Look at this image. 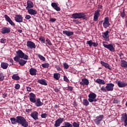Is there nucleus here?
Here are the masks:
<instances>
[{
  "mask_svg": "<svg viewBox=\"0 0 127 127\" xmlns=\"http://www.w3.org/2000/svg\"><path fill=\"white\" fill-rule=\"evenodd\" d=\"M38 83L41 84V85H45V86H46V85H47V83H46V80H45V79H39L38 80Z\"/></svg>",
  "mask_w": 127,
  "mask_h": 127,
  "instance_id": "obj_31",
  "label": "nucleus"
},
{
  "mask_svg": "<svg viewBox=\"0 0 127 127\" xmlns=\"http://www.w3.org/2000/svg\"><path fill=\"white\" fill-rule=\"evenodd\" d=\"M39 39L40 41L42 42V43H45V39L43 37H40Z\"/></svg>",
  "mask_w": 127,
  "mask_h": 127,
  "instance_id": "obj_43",
  "label": "nucleus"
},
{
  "mask_svg": "<svg viewBox=\"0 0 127 127\" xmlns=\"http://www.w3.org/2000/svg\"><path fill=\"white\" fill-rule=\"evenodd\" d=\"M13 59L15 61V62H18L19 64L21 66H24V65H25V64H26V63H27V61L20 59H19V57H15Z\"/></svg>",
  "mask_w": 127,
  "mask_h": 127,
  "instance_id": "obj_4",
  "label": "nucleus"
},
{
  "mask_svg": "<svg viewBox=\"0 0 127 127\" xmlns=\"http://www.w3.org/2000/svg\"><path fill=\"white\" fill-rule=\"evenodd\" d=\"M29 97L30 101V102H31V103H35L36 102V99H35V98H36V96H35V94H34V93H30Z\"/></svg>",
  "mask_w": 127,
  "mask_h": 127,
  "instance_id": "obj_13",
  "label": "nucleus"
},
{
  "mask_svg": "<svg viewBox=\"0 0 127 127\" xmlns=\"http://www.w3.org/2000/svg\"><path fill=\"white\" fill-rule=\"evenodd\" d=\"M109 33H110V32H109L108 30L105 32L102 33V37H103L105 41H110V36H109Z\"/></svg>",
  "mask_w": 127,
  "mask_h": 127,
  "instance_id": "obj_10",
  "label": "nucleus"
},
{
  "mask_svg": "<svg viewBox=\"0 0 127 127\" xmlns=\"http://www.w3.org/2000/svg\"><path fill=\"white\" fill-rule=\"evenodd\" d=\"M20 88V85H19V84H16L15 85V89H16V90H18V89H19Z\"/></svg>",
  "mask_w": 127,
  "mask_h": 127,
  "instance_id": "obj_47",
  "label": "nucleus"
},
{
  "mask_svg": "<svg viewBox=\"0 0 127 127\" xmlns=\"http://www.w3.org/2000/svg\"><path fill=\"white\" fill-rule=\"evenodd\" d=\"M4 80V75L2 73H0V82Z\"/></svg>",
  "mask_w": 127,
  "mask_h": 127,
  "instance_id": "obj_39",
  "label": "nucleus"
},
{
  "mask_svg": "<svg viewBox=\"0 0 127 127\" xmlns=\"http://www.w3.org/2000/svg\"><path fill=\"white\" fill-rule=\"evenodd\" d=\"M117 85L119 88H125V87H127V83L125 81H118Z\"/></svg>",
  "mask_w": 127,
  "mask_h": 127,
  "instance_id": "obj_16",
  "label": "nucleus"
},
{
  "mask_svg": "<svg viewBox=\"0 0 127 127\" xmlns=\"http://www.w3.org/2000/svg\"><path fill=\"white\" fill-rule=\"evenodd\" d=\"M10 62L11 63H12L13 62V60H12V59L10 60Z\"/></svg>",
  "mask_w": 127,
  "mask_h": 127,
  "instance_id": "obj_60",
  "label": "nucleus"
},
{
  "mask_svg": "<svg viewBox=\"0 0 127 127\" xmlns=\"http://www.w3.org/2000/svg\"><path fill=\"white\" fill-rule=\"evenodd\" d=\"M51 6L55 10H57V11H60V10H61V8H60V7L58 6V4H57L56 2H52Z\"/></svg>",
  "mask_w": 127,
  "mask_h": 127,
  "instance_id": "obj_21",
  "label": "nucleus"
},
{
  "mask_svg": "<svg viewBox=\"0 0 127 127\" xmlns=\"http://www.w3.org/2000/svg\"><path fill=\"white\" fill-rule=\"evenodd\" d=\"M126 106L127 107V101L126 103Z\"/></svg>",
  "mask_w": 127,
  "mask_h": 127,
  "instance_id": "obj_62",
  "label": "nucleus"
},
{
  "mask_svg": "<svg viewBox=\"0 0 127 127\" xmlns=\"http://www.w3.org/2000/svg\"><path fill=\"white\" fill-rule=\"evenodd\" d=\"M82 103L84 106L89 105V101H88V100L87 99H83Z\"/></svg>",
  "mask_w": 127,
  "mask_h": 127,
  "instance_id": "obj_37",
  "label": "nucleus"
},
{
  "mask_svg": "<svg viewBox=\"0 0 127 127\" xmlns=\"http://www.w3.org/2000/svg\"><path fill=\"white\" fill-rule=\"evenodd\" d=\"M72 18L74 19L84 18L86 15L84 13H75L71 15Z\"/></svg>",
  "mask_w": 127,
  "mask_h": 127,
  "instance_id": "obj_3",
  "label": "nucleus"
},
{
  "mask_svg": "<svg viewBox=\"0 0 127 127\" xmlns=\"http://www.w3.org/2000/svg\"><path fill=\"white\" fill-rule=\"evenodd\" d=\"M103 119H104V115H100L96 117L95 120H94V122L96 125H100V124H101V122L103 121Z\"/></svg>",
  "mask_w": 127,
  "mask_h": 127,
  "instance_id": "obj_7",
  "label": "nucleus"
},
{
  "mask_svg": "<svg viewBox=\"0 0 127 127\" xmlns=\"http://www.w3.org/2000/svg\"><path fill=\"white\" fill-rule=\"evenodd\" d=\"M4 18H5L6 20L8 21L9 24L12 25V26H14L15 25V24H14L12 20H11V19H10L9 16H8L7 15H4Z\"/></svg>",
  "mask_w": 127,
  "mask_h": 127,
  "instance_id": "obj_19",
  "label": "nucleus"
},
{
  "mask_svg": "<svg viewBox=\"0 0 127 127\" xmlns=\"http://www.w3.org/2000/svg\"><path fill=\"white\" fill-rule=\"evenodd\" d=\"M102 43L105 48H107V49H108L110 51H115V48H114V46L112 44L107 45L106 42H103Z\"/></svg>",
  "mask_w": 127,
  "mask_h": 127,
  "instance_id": "obj_6",
  "label": "nucleus"
},
{
  "mask_svg": "<svg viewBox=\"0 0 127 127\" xmlns=\"http://www.w3.org/2000/svg\"><path fill=\"white\" fill-rule=\"evenodd\" d=\"M38 112L34 111L31 113V117L32 118V119L35 120V121H37V120H38Z\"/></svg>",
  "mask_w": 127,
  "mask_h": 127,
  "instance_id": "obj_17",
  "label": "nucleus"
},
{
  "mask_svg": "<svg viewBox=\"0 0 127 127\" xmlns=\"http://www.w3.org/2000/svg\"><path fill=\"white\" fill-rule=\"evenodd\" d=\"M10 32V29L9 28L4 27L2 28L1 33L2 34H5V33H9Z\"/></svg>",
  "mask_w": 127,
  "mask_h": 127,
  "instance_id": "obj_25",
  "label": "nucleus"
},
{
  "mask_svg": "<svg viewBox=\"0 0 127 127\" xmlns=\"http://www.w3.org/2000/svg\"><path fill=\"white\" fill-rule=\"evenodd\" d=\"M64 80L65 82H69V79H68V78H67V76H64Z\"/></svg>",
  "mask_w": 127,
  "mask_h": 127,
  "instance_id": "obj_48",
  "label": "nucleus"
},
{
  "mask_svg": "<svg viewBox=\"0 0 127 127\" xmlns=\"http://www.w3.org/2000/svg\"><path fill=\"white\" fill-rule=\"evenodd\" d=\"M14 18L16 22H22L23 21V18L20 15H16Z\"/></svg>",
  "mask_w": 127,
  "mask_h": 127,
  "instance_id": "obj_18",
  "label": "nucleus"
},
{
  "mask_svg": "<svg viewBox=\"0 0 127 127\" xmlns=\"http://www.w3.org/2000/svg\"><path fill=\"white\" fill-rule=\"evenodd\" d=\"M92 46L93 47H97V46H98V43L93 42L92 43Z\"/></svg>",
  "mask_w": 127,
  "mask_h": 127,
  "instance_id": "obj_51",
  "label": "nucleus"
},
{
  "mask_svg": "<svg viewBox=\"0 0 127 127\" xmlns=\"http://www.w3.org/2000/svg\"><path fill=\"white\" fill-rule=\"evenodd\" d=\"M95 82L97 83V84H99V85H105V84H106L105 80L101 79H96Z\"/></svg>",
  "mask_w": 127,
  "mask_h": 127,
  "instance_id": "obj_29",
  "label": "nucleus"
},
{
  "mask_svg": "<svg viewBox=\"0 0 127 127\" xmlns=\"http://www.w3.org/2000/svg\"><path fill=\"white\" fill-rule=\"evenodd\" d=\"M63 33L65 35H67V36H72V35L74 34V33L73 32L67 30L63 31Z\"/></svg>",
  "mask_w": 127,
  "mask_h": 127,
  "instance_id": "obj_26",
  "label": "nucleus"
},
{
  "mask_svg": "<svg viewBox=\"0 0 127 127\" xmlns=\"http://www.w3.org/2000/svg\"><path fill=\"white\" fill-rule=\"evenodd\" d=\"M10 121L12 125H15V124L17 123V124L21 125L22 127H28V122L26 121V120L22 116H17L16 119L11 118H10Z\"/></svg>",
  "mask_w": 127,
  "mask_h": 127,
  "instance_id": "obj_1",
  "label": "nucleus"
},
{
  "mask_svg": "<svg viewBox=\"0 0 127 127\" xmlns=\"http://www.w3.org/2000/svg\"><path fill=\"white\" fill-rule=\"evenodd\" d=\"M16 56L15 57H19V59L20 58H23V59H24L25 60H28V56H27L26 54H24L21 50H18L16 52Z\"/></svg>",
  "mask_w": 127,
  "mask_h": 127,
  "instance_id": "obj_2",
  "label": "nucleus"
},
{
  "mask_svg": "<svg viewBox=\"0 0 127 127\" xmlns=\"http://www.w3.org/2000/svg\"><path fill=\"white\" fill-rule=\"evenodd\" d=\"M27 91L28 92H31V87H27Z\"/></svg>",
  "mask_w": 127,
  "mask_h": 127,
  "instance_id": "obj_53",
  "label": "nucleus"
},
{
  "mask_svg": "<svg viewBox=\"0 0 127 127\" xmlns=\"http://www.w3.org/2000/svg\"><path fill=\"white\" fill-rule=\"evenodd\" d=\"M67 89L69 90V91H73V87L71 86H68Z\"/></svg>",
  "mask_w": 127,
  "mask_h": 127,
  "instance_id": "obj_54",
  "label": "nucleus"
},
{
  "mask_svg": "<svg viewBox=\"0 0 127 127\" xmlns=\"http://www.w3.org/2000/svg\"><path fill=\"white\" fill-rule=\"evenodd\" d=\"M64 126L66 127H73V125L69 122H64Z\"/></svg>",
  "mask_w": 127,
  "mask_h": 127,
  "instance_id": "obj_35",
  "label": "nucleus"
},
{
  "mask_svg": "<svg viewBox=\"0 0 127 127\" xmlns=\"http://www.w3.org/2000/svg\"><path fill=\"white\" fill-rule=\"evenodd\" d=\"M64 122V118H59L55 121L54 126L55 127H60V125Z\"/></svg>",
  "mask_w": 127,
  "mask_h": 127,
  "instance_id": "obj_11",
  "label": "nucleus"
},
{
  "mask_svg": "<svg viewBox=\"0 0 127 127\" xmlns=\"http://www.w3.org/2000/svg\"><path fill=\"white\" fill-rule=\"evenodd\" d=\"M100 63L101 65L103 66V67H105V68H106V69H108L109 70H110V71L113 70V67L110 65V64L103 61H101Z\"/></svg>",
  "mask_w": 127,
  "mask_h": 127,
  "instance_id": "obj_8",
  "label": "nucleus"
},
{
  "mask_svg": "<svg viewBox=\"0 0 127 127\" xmlns=\"http://www.w3.org/2000/svg\"><path fill=\"white\" fill-rule=\"evenodd\" d=\"M26 19H30L31 18V16L30 15H27L25 16Z\"/></svg>",
  "mask_w": 127,
  "mask_h": 127,
  "instance_id": "obj_52",
  "label": "nucleus"
},
{
  "mask_svg": "<svg viewBox=\"0 0 127 127\" xmlns=\"http://www.w3.org/2000/svg\"><path fill=\"white\" fill-rule=\"evenodd\" d=\"M47 116H48V114L46 113H44L41 115V118L43 119H46L47 118Z\"/></svg>",
  "mask_w": 127,
  "mask_h": 127,
  "instance_id": "obj_45",
  "label": "nucleus"
},
{
  "mask_svg": "<svg viewBox=\"0 0 127 127\" xmlns=\"http://www.w3.org/2000/svg\"><path fill=\"white\" fill-rule=\"evenodd\" d=\"M6 41V40H5V39L2 38V39H1V40H0L1 43L4 44V43H5Z\"/></svg>",
  "mask_w": 127,
  "mask_h": 127,
  "instance_id": "obj_49",
  "label": "nucleus"
},
{
  "mask_svg": "<svg viewBox=\"0 0 127 127\" xmlns=\"http://www.w3.org/2000/svg\"><path fill=\"white\" fill-rule=\"evenodd\" d=\"M114 87H115V84L113 83H108L106 85V90L108 91H112L114 90Z\"/></svg>",
  "mask_w": 127,
  "mask_h": 127,
  "instance_id": "obj_15",
  "label": "nucleus"
},
{
  "mask_svg": "<svg viewBox=\"0 0 127 127\" xmlns=\"http://www.w3.org/2000/svg\"><path fill=\"white\" fill-rule=\"evenodd\" d=\"M101 90L102 92H103V93H106V92H107V91H108V90H107L106 86L105 87L104 86H103L101 87Z\"/></svg>",
  "mask_w": 127,
  "mask_h": 127,
  "instance_id": "obj_40",
  "label": "nucleus"
},
{
  "mask_svg": "<svg viewBox=\"0 0 127 127\" xmlns=\"http://www.w3.org/2000/svg\"><path fill=\"white\" fill-rule=\"evenodd\" d=\"M72 126L73 127H80L79 123H77L76 122H73Z\"/></svg>",
  "mask_w": 127,
  "mask_h": 127,
  "instance_id": "obj_44",
  "label": "nucleus"
},
{
  "mask_svg": "<svg viewBox=\"0 0 127 127\" xmlns=\"http://www.w3.org/2000/svg\"><path fill=\"white\" fill-rule=\"evenodd\" d=\"M35 103V105L36 107H41V106H42L43 105V103L41 102L40 101V99L38 98L36 100Z\"/></svg>",
  "mask_w": 127,
  "mask_h": 127,
  "instance_id": "obj_27",
  "label": "nucleus"
},
{
  "mask_svg": "<svg viewBox=\"0 0 127 127\" xmlns=\"http://www.w3.org/2000/svg\"><path fill=\"white\" fill-rule=\"evenodd\" d=\"M29 72L30 75L33 76L34 75H36V72H37V70L35 68H31V69H30Z\"/></svg>",
  "mask_w": 127,
  "mask_h": 127,
  "instance_id": "obj_28",
  "label": "nucleus"
},
{
  "mask_svg": "<svg viewBox=\"0 0 127 127\" xmlns=\"http://www.w3.org/2000/svg\"><path fill=\"white\" fill-rule=\"evenodd\" d=\"M18 32H19V33H21V32H22V30H20V29H18L17 30Z\"/></svg>",
  "mask_w": 127,
  "mask_h": 127,
  "instance_id": "obj_59",
  "label": "nucleus"
},
{
  "mask_svg": "<svg viewBox=\"0 0 127 127\" xmlns=\"http://www.w3.org/2000/svg\"><path fill=\"white\" fill-rule=\"evenodd\" d=\"M27 10L28 13L31 14V15H35V14H37V11H36L35 9L30 8L28 9Z\"/></svg>",
  "mask_w": 127,
  "mask_h": 127,
  "instance_id": "obj_22",
  "label": "nucleus"
},
{
  "mask_svg": "<svg viewBox=\"0 0 127 127\" xmlns=\"http://www.w3.org/2000/svg\"><path fill=\"white\" fill-rule=\"evenodd\" d=\"M86 44H88L89 47H92V46H93V41L92 40L87 41L86 42Z\"/></svg>",
  "mask_w": 127,
  "mask_h": 127,
  "instance_id": "obj_36",
  "label": "nucleus"
},
{
  "mask_svg": "<svg viewBox=\"0 0 127 127\" xmlns=\"http://www.w3.org/2000/svg\"><path fill=\"white\" fill-rule=\"evenodd\" d=\"M126 26L127 27V23H126Z\"/></svg>",
  "mask_w": 127,
  "mask_h": 127,
  "instance_id": "obj_63",
  "label": "nucleus"
},
{
  "mask_svg": "<svg viewBox=\"0 0 127 127\" xmlns=\"http://www.w3.org/2000/svg\"><path fill=\"white\" fill-rule=\"evenodd\" d=\"M121 121L124 123V126L127 127V114L126 113L122 115Z\"/></svg>",
  "mask_w": 127,
  "mask_h": 127,
  "instance_id": "obj_12",
  "label": "nucleus"
},
{
  "mask_svg": "<svg viewBox=\"0 0 127 127\" xmlns=\"http://www.w3.org/2000/svg\"><path fill=\"white\" fill-rule=\"evenodd\" d=\"M12 79L13 80H15L16 81H18V80H20V77L17 74H13L12 76Z\"/></svg>",
  "mask_w": 127,
  "mask_h": 127,
  "instance_id": "obj_32",
  "label": "nucleus"
},
{
  "mask_svg": "<svg viewBox=\"0 0 127 127\" xmlns=\"http://www.w3.org/2000/svg\"><path fill=\"white\" fill-rule=\"evenodd\" d=\"M121 66L122 67H124L125 68H127V62L125 61H122L121 62Z\"/></svg>",
  "mask_w": 127,
  "mask_h": 127,
  "instance_id": "obj_33",
  "label": "nucleus"
},
{
  "mask_svg": "<svg viewBox=\"0 0 127 127\" xmlns=\"http://www.w3.org/2000/svg\"><path fill=\"white\" fill-rule=\"evenodd\" d=\"M97 97V95L95 94L94 93H91L88 95V101L90 102V103H92L93 102H97V99L96 98Z\"/></svg>",
  "mask_w": 127,
  "mask_h": 127,
  "instance_id": "obj_5",
  "label": "nucleus"
},
{
  "mask_svg": "<svg viewBox=\"0 0 127 127\" xmlns=\"http://www.w3.org/2000/svg\"><path fill=\"white\" fill-rule=\"evenodd\" d=\"M27 6L26 7L27 9L32 8V7L34 6L33 3L30 0L27 1Z\"/></svg>",
  "mask_w": 127,
  "mask_h": 127,
  "instance_id": "obj_24",
  "label": "nucleus"
},
{
  "mask_svg": "<svg viewBox=\"0 0 127 127\" xmlns=\"http://www.w3.org/2000/svg\"><path fill=\"white\" fill-rule=\"evenodd\" d=\"M104 28H107L110 26V22H109V17H105L103 23Z\"/></svg>",
  "mask_w": 127,
  "mask_h": 127,
  "instance_id": "obj_20",
  "label": "nucleus"
},
{
  "mask_svg": "<svg viewBox=\"0 0 127 127\" xmlns=\"http://www.w3.org/2000/svg\"><path fill=\"white\" fill-rule=\"evenodd\" d=\"M27 46L29 47V48H31V49H32L33 48L35 49V48H36V45H35V44L33 43V42L30 41H28L27 42Z\"/></svg>",
  "mask_w": 127,
  "mask_h": 127,
  "instance_id": "obj_14",
  "label": "nucleus"
},
{
  "mask_svg": "<svg viewBox=\"0 0 127 127\" xmlns=\"http://www.w3.org/2000/svg\"><path fill=\"white\" fill-rule=\"evenodd\" d=\"M61 77L60 73H54V78L56 79V80H59V78Z\"/></svg>",
  "mask_w": 127,
  "mask_h": 127,
  "instance_id": "obj_34",
  "label": "nucleus"
},
{
  "mask_svg": "<svg viewBox=\"0 0 127 127\" xmlns=\"http://www.w3.org/2000/svg\"><path fill=\"white\" fill-rule=\"evenodd\" d=\"M119 56H120V57H121V59H122L123 56H124V55L123 54H120Z\"/></svg>",
  "mask_w": 127,
  "mask_h": 127,
  "instance_id": "obj_58",
  "label": "nucleus"
},
{
  "mask_svg": "<svg viewBox=\"0 0 127 127\" xmlns=\"http://www.w3.org/2000/svg\"><path fill=\"white\" fill-rule=\"evenodd\" d=\"M56 21V18H51L50 19V21H51V22H55Z\"/></svg>",
  "mask_w": 127,
  "mask_h": 127,
  "instance_id": "obj_50",
  "label": "nucleus"
},
{
  "mask_svg": "<svg viewBox=\"0 0 127 127\" xmlns=\"http://www.w3.org/2000/svg\"><path fill=\"white\" fill-rule=\"evenodd\" d=\"M46 45H47V44L48 45H52V43H51V41H50V40H49V39H47L46 40Z\"/></svg>",
  "mask_w": 127,
  "mask_h": 127,
  "instance_id": "obj_42",
  "label": "nucleus"
},
{
  "mask_svg": "<svg viewBox=\"0 0 127 127\" xmlns=\"http://www.w3.org/2000/svg\"><path fill=\"white\" fill-rule=\"evenodd\" d=\"M100 12H101L100 10H97L96 11H95V12L94 14V18H93L94 21H98V19H99V17L100 16V15H101V14H100Z\"/></svg>",
  "mask_w": 127,
  "mask_h": 127,
  "instance_id": "obj_9",
  "label": "nucleus"
},
{
  "mask_svg": "<svg viewBox=\"0 0 127 127\" xmlns=\"http://www.w3.org/2000/svg\"><path fill=\"white\" fill-rule=\"evenodd\" d=\"M26 112H27V113H30V112H31V110H30V109H26Z\"/></svg>",
  "mask_w": 127,
  "mask_h": 127,
  "instance_id": "obj_56",
  "label": "nucleus"
},
{
  "mask_svg": "<svg viewBox=\"0 0 127 127\" xmlns=\"http://www.w3.org/2000/svg\"><path fill=\"white\" fill-rule=\"evenodd\" d=\"M42 67H43V68H48V67H49V64L48 63L43 64H42Z\"/></svg>",
  "mask_w": 127,
  "mask_h": 127,
  "instance_id": "obj_41",
  "label": "nucleus"
},
{
  "mask_svg": "<svg viewBox=\"0 0 127 127\" xmlns=\"http://www.w3.org/2000/svg\"><path fill=\"white\" fill-rule=\"evenodd\" d=\"M8 64L6 63H1V67L2 68V69H7V67H8Z\"/></svg>",
  "mask_w": 127,
  "mask_h": 127,
  "instance_id": "obj_30",
  "label": "nucleus"
},
{
  "mask_svg": "<svg viewBox=\"0 0 127 127\" xmlns=\"http://www.w3.org/2000/svg\"><path fill=\"white\" fill-rule=\"evenodd\" d=\"M121 16L123 18L125 17V16H126V14H125V11H123V12H122Z\"/></svg>",
  "mask_w": 127,
  "mask_h": 127,
  "instance_id": "obj_55",
  "label": "nucleus"
},
{
  "mask_svg": "<svg viewBox=\"0 0 127 127\" xmlns=\"http://www.w3.org/2000/svg\"><path fill=\"white\" fill-rule=\"evenodd\" d=\"M38 58L40 59V60H42V61H45V58L40 54H38Z\"/></svg>",
  "mask_w": 127,
  "mask_h": 127,
  "instance_id": "obj_38",
  "label": "nucleus"
},
{
  "mask_svg": "<svg viewBox=\"0 0 127 127\" xmlns=\"http://www.w3.org/2000/svg\"><path fill=\"white\" fill-rule=\"evenodd\" d=\"M89 80L86 78H82V81L80 82V85L84 86V85H86L88 86L89 85Z\"/></svg>",
  "mask_w": 127,
  "mask_h": 127,
  "instance_id": "obj_23",
  "label": "nucleus"
},
{
  "mask_svg": "<svg viewBox=\"0 0 127 127\" xmlns=\"http://www.w3.org/2000/svg\"><path fill=\"white\" fill-rule=\"evenodd\" d=\"M63 65L64 69H68V68H69V65H68L67 63H64Z\"/></svg>",
  "mask_w": 127,
  "mask_h": 127,
  "instance_id": "obj_46",
  "label": "nucleus"
},
{
  "mask_svg": "<svg viewBox=\"0 0 127 127\" xmlns=\"http://www.w3.org/2000/svg\"><path fill=\"white\" fill-rule=\"evenodd\" d=\"M73 22H75V23H79V21H77V20H73Z\"/></svg>",
  "mask_w": 127,
  "mask_h": 127,
  "instance_id": "obj_57",
  "label": "nucleus"
},
{
  "mask_svg": "<svg viewBox=\"0 0 127 127\" xmlns=\"http://www.w3.org/2000/svg\"><path fill=\"white\" fill-rule=\"evenodd\" d=\"M58 70L59 71H61V68L58 67Z\"/></svg>",
  "mask_w": 127,
  "mask_h": 127,
  "instance_id": "obj_61",
  "label": "nucleus"
}]
</instances>
